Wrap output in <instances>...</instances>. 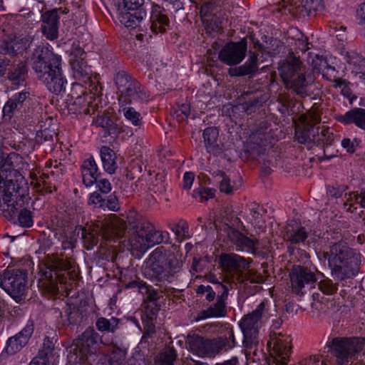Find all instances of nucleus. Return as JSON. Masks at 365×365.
<instances>
[{
	"instance_id": "12",
	"label": "nucleus",
	"mask_w": 365,
	"mask_h": 365,
	"mask_svg": "<svg viewBox=\"0 0 365 365\" xmlns=\"http://www.w3.org/2000/svg\"><path fill=\"white\" fill-rule=\"evenodd\" d=\"M291 339L289 336L281 333H273L270 335L268 345L272 347L276 365H287L291 351Z\"/></svg>"
},
{
	"instance_id": "13",
	"label": "nucleus",
	"mask_w": 365,
	"mask_h": 365,
	"mask_svg": "<svg viewBox=\"0 0 365 365\" xmlns=\"http://www.w3.org/2000/svg\"><path fill=\"white\" fill-rule=\"evenodd\" d=\"M220 287L222 292L217 296V302L207 309L199 312L195 318L196 322L207 318L223 317L227 314L226 301L231 284H220Z\"/></svg>"
},
{
	"instance_id": "40",
	"label": "nucleus",
	"mask_w": 365,
	"mask_h": 365,
	"mask_svg": "<svg viewBox=\"0 0 365 365\" xmlns=\"http://www.w3.org/2000/svg\"><path fill=\"white\" fill-rule=\"evenodd\" d=\"M79 229L81 230L82 238L83 239L84 246L87 250H91L98 242V235L102 231L101 229L98 228V225L96 229L93 228L92 232H88L87 230L80 226Z\"/></svg>"
},
{
	"instance_id": "22",
	"label": "nucleus",
	"mask_w": 365,
	"mask_h": 365,
	"mask_svg": "<svg viewBox=\"0 0 365 365\" xmlns=\"http://www.w3.org/2000/svg\"><path fill=\"white\" fill-rule=\"evenodd\" d=\"M150 30L155 33L165 32L169 26V19L165 14V10L158 4H153L150 13Z\"/></svg>"
},
{
	"instance_id": "8",
	"label": "nucleus",
	"mask_w": 365,
	"mask_h": 365,
	"mask_svg": "<svg viewBox=\"0 0 365 365\" xmlns=\"http://www.w3.org/2000/svg\"><path fill=\"white\" fill-rule=\"evenodd\" d=\"M163 240L161 232L155 230L150 223L143 222L137 226L136 230L129 238V244L133 250L144 252Z\"/></svg>"
},
{
	"instance_id": "46",
	"label": "nucleus",
	"mask_w": 365,
	"mask_h": 365,
	"mask_svg": "<svg viewBox=\"0 0 365 365\" xmlns=\"http://www.w3.org/2000/svg\"><path fill=\"white\" fill-rule=\"evenodd\" d=\"M312 297V308L317 312H326L329 309V304L331 303L329 298L326 297L321 293H314Z\"/></svg>"
},
{
	"instance_id": "18",
	"label": "nucleus",
	"mask_w": 365,
	"mask_h": 365,
	"mask_svg": "<svg viewBox=\"0 0 365 365\" xmlns=\"http://www.w3.org/2000/svg\"><path fill=\"white\" fill-rule=\"evenodd\" d=\"M99 334L93 329H87L77 339L76 346L82 356L88 359V355L92 356L96 351Z\"/></svg>"
},
{
	"instance_id": "16",
	"label": "nucleus",
	"mask_w": 365,
	"mask_h": 365,
	"mask_svg": "<svg viewBox=\"0 0 365 365\" xmlns=\"http://www.w3.org/2000/svg\"><path fill=\"white\" fill-rule=\"evenodd\" d=\"M67 9H55L44 12L41 15V32L48 40L53 41L58 37L59 14H67Z\"/></svg>"
},
{
	"instance_id": "25",
	"label": "nucleus",
	"mask_w": 365,
	"mask_h": 365,
	"mask_svg": "<svg viewBox=\"0 0 365 365\" xmlns=\"http://www.w3.org/2000/svg\"><path fill=\"white\" fill-rule=\"evenodd\" d=\"M308 237L306 229L296 222H291L285 227L284 239L292 244L303 242Z\"/></svg>"
},
{
	"instance_id": "2",
	"label": "nucleus",
	"mask_w": 365,
	"mask_h": 365,
	"mask_svg": "<svg viewBox=\"0 0 365 365\" xmlns=\"http://www.w3.org/2000/svg\"><path fill=\"white\" fill-rule=\"evenodd\" d=\"M36 78L52 93L58 94L64 89L66 81L63 76L61 58L48 47L37 46L30 59Z\"/></svg>"
},
{
	"instance_id": "57",
	"label": "nucleus",
	"mask_w": 365,
	"mask_h": 365,
	"mask_svg": "<svg viewBox=\"0 0 365 365\" xmlns=\"http://www.w3.org/2000/svg\"><path fill=\"white\" fill-rule=\"evenodd\" d=\"M140 293L143 295H146V300L149 302L157 301L160 297L157 291L146 284L140 287Z\"/></svg>"
},
{
	"instance_id": "53",
	"label": "nucleus",
	"mask_w": 365,
	"mask_h": 365,
	"mask_svg": "<svg viewBox=\"0 0 365 365\" xmlns=\"http://www.w3.org/2000/svg\"><path fill=\"white\" fill-rule=\"evenodd\" d=\"M18 221L21 227H31L34 224L32 212L29 210L22 209L18 215Z\"/></svg>"
},
{
	"instance_id": "36",
	"label": "nucleus",
	"mask_w": 365,
	"mask_h": 365,
	"mask_svg": "<svg viewBox=\"0 0 365 365\" xmlns=\"http://www.w3.org/2000/svg\"><path fill=\"white\" fill-rule=\"evenodd\" d=\"M71 68L73 76L79 80L86 82L91 78V68L88 66L87 61L82 59L72 60Z\"/></svg>"
},
{
	"instance_id": "62",
	"label": "nucleus",
	"mask_w": 365,
	"mask_h": 365,
	"mask_svg": "<svg viewBox=\"0 0 365 365\" xmlns=\"http://www.w3.org/2000/svg\"><path fill=\"white\" fill-rule=\"evenodd\" d=\"M96 183L97 184V186L101 192L108 194L111 191V184L107 179L103 178L99 180H97Z\"/></svg>"
},
{
	"instance_id": "30",
	"label": "nucleus",
	"mask_w": 365,
	"mask_h": 365,
	"mask_svg": "<svg viewBox=\"0 0 365 365\" xmlns=\"http://www.w3.org/2000/svg\"><path fill=\"white\" fill-rule=\"evenodd\" d=\"M317 133H318V130L316 127L308 123L303 128H297L295 135L299 143L312 147V145L316 144V140H319L315 138Z\"/></svg>"
},
{
	"instance_id": "49",
	"label": "nucleus",
	"mask_w": 365,
	"mask_h": 365,
	"mask_svg": "<svg viewBox=\"0 0 365 365\" xmlns=\"http://www.w3.org/2000/svg\"><path fill=\"white\" fill-rule=\"evenodd\" d=\"M214 176L219 180L220 181V190L226 194H231L234 190V187L230 183V178L226 175V174L221 170H217L214 173Z\"/></svg>"
},
{
	"instance_id": "32",
	"label": "nucleus",
	"mask_w": 365,
	"mask_h": 365,
	"mask_svg": "<svg viewBox=\"0 0 365 365\" xmlns=\"http://www.w3.org/2000/svg\"><path fill=\"white\" fill-rule=\"evenodd\" d=\"M346 200L344 203V208L349 212H354L357 209V205L365 208V190L360 192H351L345 195Z\"/></svg>"
},
{
	"instance_id": "3",
	"label": "nucleus",
	"mask_w": 365,
	"mask_h": 365,
	"mask_svg": "<svg viewBox=\"0 0 365 365\" xmlns=\"http://www.w3.org/2000/svg\"><path fill=\"white\" fill-rule=\"evenodd\" d=\"M334 278L344 280L352 278L358 272L359 254L344 242H338L329 246L324 253Z\"/></svg>"
},
{
	"instance_id": "31",
	"label": "nucleus",
	"mask_w": 365,
	"mask_h": 365,
	"mask_svg": "<svg viewBox=\"0 0 365 365\" xmlns=\"http://www.w3.org/2000/svg\"><path fill=\"white\" fill-rule=\"evenodd\" d=\"M29 97V93L28 92L22 91L14 95L8 100L3 108L4 115L10 118L16 110L23 107L24 103Z\"/></svg>"
},
{
	"instance_id": "48",
	"label": "nucleus",
	"mask_w": 365,
	"mask_h": 365,
	"mask_svg": "<svg viewBox=\"0 0 365 365\" xmlns=\"http://www.w3.org/2000/svg\"><path fill=\"white\" fill-rule=\"evenodd\" d=\"M316 128L318 130V133H316V138H319L316 140V144H331L333 140V133L331 132L329 128L322 125L317 126Z\"/></svg>"
},
{
	"instance_id": "43",
	"label": "nucleus",
	"mask_w": 365,
	"mask_h": 365,
	"mask_svg": "<svg viewBox=\"0 0 365 365\" xmlns=\"http://www.w3.org/2000/svg\"><path fill=\"white\" fill-rule=\"evenodd\" d=\"M119 112H123L124 117L133 125L138 126L142 123V117L140 113L133 108L127 106V104H119Z\"/></svg>"
},
{
	"instance_id": "35",
	"label": "nucleus",
	"mask_w": 365,
	"mask_h": 365,
	"mask_svg": "<svg viewBox=\"0 0 365 365\" xmlns=\"http://www.w3.org/2000/svg\"><path fill=\"white\" fill-rule=\"evenodd\" d=\"M71 97L74 98L73 103V106H76L75 110L78 113H88L87 106L88 102L86 99V92L80 85H76L73 88Z\"/></svg>"
},
{
	"instance_id": "33",
	"label": "nucleus",
	"mask_w": 365,
	"mask_h": 365,
	"mask_svg": "<svg viewBox=\"0 0 365 365\" xmlns=\"http://www.w3.org/2000/svg\"><path fill=\"white\" fill-rule=\"evenodd\" d=\"M230 238L240 249L255 250L259 247V241L252 240L237 230H233L230 234Z\"/></svg>"
},
{
	"instance_id": "59",
	"label": "nucleus",
	"mask_w": 365,
	"mask_h": 365,
	"mask_svg": "<svg viewBox=\"0 0 365 365\" xmlns=\"http://www.w3.org/2000/svg\"><path fill=\"white\" fill-rule=\"evenodd\" d=\"M125 360V352L119 349L114 350L110 356V365H120Z\"/></svg>"
},
{
	"instance_id": "26",
	"label": "nucleus",
	"mask_w": 365,
	"mask_h": 365,
	"mask_svg": "<svg viewBox=\"0 0 365 365\" xmlns=\"http://www.w3.org/2000/svg\"><path fill=\"white\" fill-rule=\"evenodd\" d=\"M83 184L86 187L92 186L99 177L97 164L93 158L85 160L81 165Z\"/></svg>"
},
{
	"instance_id": "29",
	"label": "nucleus",
	"mask_w": 365,
	"mask_h": 365,
	"mask_svg": "<svg viewBox=\"0 0 365 365\" xmlns=\"http://www.w3.org/2000/svg\"><path fill=\"white\" fill-rule=\"evenodd\" d=\"M338 120L345 124H355L358 128L365 130V109L354 108L347 111L344 115H340Z\"/></svg>"
},
{
	"instance_id": "6",
	"label": "nucleus",
	"mask_w": 365,
	"mask_h": 365,
	"mask_svg": "<svg viewBox=\"0 0 365 365\" xmlns=\"http://www.w3.org/2000/svg\"><path fill=\"white\" fill-rule=\"evenodd\" d=\"M115 83L119 93V104L148 102L150 93L137 80L125 71H118Z\"/></svg>"
},
{
	"instance_id": "24",
	"label": "nucleus",
	"mask_w": 365,
	"mask_h": 365,
	"mask_svg": "<svg viewBox=\"0 0 365 365\" xmlns=\"http://www.w3.org/2000/svg\"><path fill=\"white\" fill-rule=\"evenodd\" d=\"M32 38L30 36L15 37L9 42H2L0 53L14 54L27 49L30 46Z\"/></svg>"
},
{
	"instance_id": "61",
	"label": "nucleus",
	"mask_w": 365,
	"mask_h": 365,
	"mask_svg": "<svg viewBox=\"0 0 365 365\" xmlns=\"http://www.w3.org/2000/svg\"><path fill=\"white\" fill-rule=\"evenodd\" d=\"M215 190L211 188H202L197 191H194L195 195L198 194L202 200H208L214 197Z\"/></svg>"
},
{
	"instance_id": "38",
	"label": "nucleus",
	"mask_w": 365,
	"mask_h": 365,
	"mask_svg": "<svg viewBox=\"0 0 365 365\" xmlns=\"http://www.w3.org/2000/svg\"><path fill=\"white\" fill-rule=\"evenodd\" d=\"M26 71V63L19 62L9 71L8 78L14 85H23L25 82Z\"/></svg>"
},
{
	"instance_id": "52",
	"label": "nucleus",
	"mask_w": 365,
	"mask_h": 365,
	"mask_svg": "<svg viewBox=\"0 0 365 365\" xmlns=\"http://www.w3.org/2000/svg\"><path fill=\"white\" fill-rule=\"evenodd\" d=\"M171 230L179 238L182 239L189 237L188 224L182 220H179L178 223L173 225Z\"/></svg>"
},
{
	"instance_id": "39",
	"label": "nucleus",
	"mask_w": 365,
	"mask_h": 365,
	"mask_svg": "<svg viewBox=\"0 0 365 365\" xmlns=\"http://www.w3.org/2000/svg\"><path fill=\"white\" fill-rule=\"evenodd\" d=\"M55 363L56 357L53 350L47 348L41 350L29 365H54Z\"/></svg>"
},
{
	"instance_id": "51",
	"label": "nucleus",
	"mask_w": 365,
	"mask_h": 365,
	"mask_svg": "<svg viewBox=\"0 0 365 365\" xmlns=\"http://www.w3.org/2000/svg\"><path fill=\"white\" fill-rule=\"evenodd\" d=\"M190 113V105L182 103L177 109L173 112V117L178 122H183L186 120Z\"/></svg>"
},
{
	"instance_id": "17",
	"label": "nucleus",
	"mask_w": 365,
	"mask_h": 365,
	"mask_svg": "<svg viewBox=\"0 0 365 365\" xmlns=\"http://www.w3.org/2000/svg\"><path fill=\"white\" fill-rule=\"evenodd\" d=\"M289 275L292 289L297 294H302V289L306 285L312 284L317 281L314 272L306 267H294Z\"/></svg>"
},
{
	"instance_id": "1",
	"label": "nucleus",
	"mask_w": 365,
	"mask_h": 365,
	"mask_svg": "<svg viewBox=\"0 0 365 365\" xmlns=\"http://www.w3.org/2000/svg\"><path fill=\"white\" fill-rule=\"evenodd\" d=\"M27 163L18 153H5L0 150V207L14 213L17 200L26 194V184L19 170L26 168Z\"/></svg>"
},
{
	"instance_id": "54",
	"label": "nucleus",
	"mask_w": 365,
	"mask_h": 365,
	"mask_svg": "<svg viewBox=\"0 0 365 365\" xmlns=\"http://www.w3.org/2000/svg\"><path fill=\"white\" fill-rule=\"evenodd\" d=\"M96 123L105 129L106 133L109 135L115 133L117 130L116 125L109 117H99L96 120Z\"/></svg>"
},
{
	"instance_id": "47",
	"label": "nucleus",
	"mask_w": 365,
	"mask_h": 365,
	"mask_svg": "<svg viewBox=\"0 0 365 365\" xmlns=\"http://www.w3.org/2000/svg\"><path fill=\"white\" fill-rule=\"evenodd\" d=\"M106 225L110 227L112 232L117 236H120L126 228L125 221L115 215H112L108 218Z\"/></svg>"
},
{
	"instance_id": "14",
	"label": "nucleus",
	"mask_w": 365,
	"mask_h": 365,
	"mask_svg": "<svg viewBox=\"0 0 365 365\" xmlns=\"http://www.w3.org/2000/svg\"><path fill=\"white\" fill-rule=\"evenodd\" d=\"M247 51V42L241 40L239 42H230L225 45L219 52V59L224 63L232 66L242 61Z\"/></svg>"
},
{
	"instance_id": "9",
	"label": "nucleus",
	"mask_w": 365,
	"mask_h": 365,
	"mask_svg": "<svg viewBox=\"0 0 365 365\" xmlns=\"http://www.w3.org/2000/svg\"><path fill=\"white\" fill-rule=\"evenodd\" d=\"M0 287L16 300L20 299L27 289V273L19 269H6L0 278Z\"/></svg>"
},
{
	"instance_id": "64",
	"label": "nucleus",
	"mask_w": 365,
	"mask_h": 365,
	"mask_svg": "<svg viewBox=\"0 0 365 365\" xmlns=\"http://www.w3.org/2000/svg\"><path fill=\"white\" fill-rule=\"evenodd\" d=\"M75 59L86 60V53L81 48L76 47L72 50L71 62Z\"/></svg>"
},
{
	"instance_id": "63",
	"label": "nucleus",
	"mask_w": 365,
	"mask_h": 365,
	"mask_svg": "<svg viewBox=\"0 0 365 365\" xmlns=\"http://www.w3.org/2000/svg\"><path fill=\"white\" fill-rule=\"evenodd\" d=\"M195 179V175L192 172L185 173L182 181V187L185 190H190Z\"/></svg>"
},
{
	"instance_id": "21",
	"label": "nucleus",
	"mask_w": 365,
	"mask_h": 365,
	"mask_svg": "<svg viewBox=\"0 0 365 365\" xmlns=\"http://www.w3.org/2000/svg\"><path fill=\"white\" fill-rule=\"evenodd\" d=\"M145 16L146 12L143 9L118 13V18L122 24L130 29H138L139 31H143L142 24Z\"/></svg>"
},
{
	"instance_id": "60",
	"label": "nucleus",
	"mask_w": 365,
	"mask_h": 365,
	"mask_svg": "<svg viewBox=\"0 0 365 365\" xmlns=\"http://www.w3.org/2000/svg\"><path fill=\"white\" fill-rule=\"evenodd\" d=\"M106 207H108L111 211H117L119 210L118 199L115 195L108 196L106 201Z\"/></svg>"
},
{
	"instance_id": "5",
	"label": "nucleus",
	"mask_w": 365,
	"mask_h": 365,
	"mask_svg": "<svg viewBox=\"0 0 365 365\" xmlns=\"http://www.w3.org/2000/svg\"><path fill=\"white\" fill-rule=\"evenodd\" d=\"M72 268L71 262L59 257H55L46 264L40 268L42 285L51 292L58 289V284H67V279H74L77 277L75 270L69 271Z\"/></svg>"
},
{
	"instance_id": "11",
	"label": "nucleus",
	"mask_w": 365,
	"mask_h": 365,
	"mask_svg": "<svg viewBox=\"0 0 365 365\" xmlns=\"http://www.w3.org/2000/svg\"><path fill=\"white\" fill-rule=\"evenodd\" d=\"M219 262L227 277L240 279L245 270L249 268L247 259L234 253L221 254Z\"/></svg>"
},
{
	"instance_id": "7",
	"label": "nucleus",
	"mask_w": 365,
	"mask_h": 365,
	"mask_svg": "<svg viewBox=\"0 0 365 365\" xmlns=\"http://www.w3.org/2000/svg\"><path fill=\"white\" fill-rule=\"evenodd\" d=\"M269 313V304L264 300L252 312L245 315L240 322L245 341L252 344L257 339L259 328Z\"/></svg>"
},
{
	"instance_id": "19",
	"label": "nucleus",
	"mask_w": 365,
	"mask_h": 365,
	"mask_svg": "<svg viewBox=\"0 0 365 365\" xmlns=\"http://www.w3.org/2000/svg\"><path fill=\"white\" fill-rule=\"evenodd\" d=\"M34 331L33 324H27L20 332L7 341L6 351L9 354L19 352L29 341Z\"/></svg>"
},
{
	"instance_id": "23",
	"label": "nucleus",
	"mask_w": 365,
	"mask_h": 365,
	"mask_svg": "<svg viewBox=\"0 0 365 365\" xmlns=\"http://www.w3.org/2000/svg\"><path fill=\"white\" fill-rule=\"evenodd\" d=\"M341 55L344 60L349 64L352 73L359 75V78L365 83V58L354 51L343 49Z\"/></svg>"
},
{
	"instance_id": "56",
	"label": "nucleus",
	"mask_w": 365,
	"mask_h": 365,
	"mask_svg": "<svg viewBox=\"0 0 365 365\" xmlns=\"http://www.w3.org/2000/svg\"><path fill=\"white\" fill-rule=\"evenodd\" d=\"M88 203L90 205H93L94 207H106V200L103 199L102 195L98 192H94L90 195Z\"/></svg>"
},
{
	"instance_id": "27",
	"label": "nucleus",
	"mask_w": 365,
	"mask_h": 365,
	"mask_svg": "<svg viewBox=\"0 0 365 365\" xmlns=\"http://www.w3.org/2000/svg\"><path fill=\"white\" fill-rule=\"evenodd\" d=\"M303 71H304V67L302 62L296 58H292L290 61L283 62L279 67V74L284 83L296 76L299 72Z\"/></svg>"
},
{
	"instance_id": "45",
	"label": "nucleus",
	"mask_w": 365,
	"mask_h": 365,
	"mask_svg": "<svg viewBox=\"0 0 365 365\" xmlns=\"http://www.w3.org/2000/svg\"><path fill=\"white\" fill-rule=\"evenodd\" d=\"M119 320L115 317L106 319L100 317L96 321V325L100 331L114 332L118 328Z\"/></svg>"
},
{
	"instance_id": "34",
	"label": "nucleus",
	"mask_w": 365,
	"mask_h": 365,
	"mask_svg": "<svg viewBox=\"0 0 365 365\" xmlns=\"http://www.w3.org/2000/svg\"><path fill=\"white\" fill-rule=\"evenodd\" d=\"M101 157L104 170L110 174L114 173L118 168L115 153L109 147L103 146L101 148Z\"/></svg>"
},
{
	"instance_id": "41",
	"label": "nucleus",
	"mask_w": 365,
	"mask_h": 365,
	"mask_svg": "<svg viewBox=\"0 0 365 365\" xmlns=\"http://www.w3.org/2000/svg\"><path fill=\"white\" fill-rule=\"evenodd\" d=\"M177 357V354L173 348H166L163 349L155 359L156 365H174V361Z\"/></svg>"
},
{
	"instance_id": "37",
	"label": "nucleus",
	"mask_w": 365,
	"mask_h": 365,
	"mask_svg": "<svg viewBox=\"0 0 365 365\" xmlns=\"http://www.w3.org/2000/svg\"><path fill=\"white\" fill-rule=\"evenodd\" d=\"M304 74L305 71L299 72L296 76L285 83L288 88L292 89L297 95L302 96L307 95V87L308 85Z\"/></svg>"
},
{
	"instance_id": "28",
	"label": "nucleus",
	"mask_w": 365,
	"mask_h": 365,
	"mask_svg": "<svg viewBox=\"0 0 365 365\" xmlns=\"http://www.w3.org/2000/svg\"><path fill=\"white\" fill-rule=\"evenodd\" d=\"M257 70V55L250 51L247 61L239 67L230 68L228 73L230 76H242L255 73Z\"/></svg>"
},
{
	"instance_id": "55",
	"label": "nucleus",
	"mask_w": 365,
	"mask_h": 365,
	"mask_svg": "<svg viewBox=\"0 0 365 365\" xmlns=\"http://www.w3.org/2000/svg\"><path fill=\"white\" fill-rule=\"evenodd\" d=\"M319 290L322 292L323 295H331L334 294L337 290V286L334 284L331 279H325L321 280L318 284Z\"/></svg>"
},
{
	"instance_id": "50",
	"label": "nucleus",
	"mask_w": 365,
	"mask_h": 365,
	"mask_svg": "<svg viewBox=\"0 0 365 365\" xmlns=\"http://www.w3.org/2000/svg\"><path fill=\"white\" fill-rule=\"evenodd\" d=\"M302 7L307 15H309L312 12L322 10L324 7V0H303Z\"/></svg>"
},
{
	"instance_id": "44",
	"label": "nucleus",
	"mask_w": 365,
	"mask_h": 365,
	"mask_svg": "<svg viewBox=\"0 0 365 365\" xmlns=\"http://www.w3.org/2000/svg\"><path fill=\"white\" fill-rule=\"evenodd\" d=\"M117 13L142 9L143 0H113Z\"/></svg>"
},
{
	"instance_id": "42",
	"label": "nucleus",
	"mask_w": 365,
	"mask_h": 365,
	"mask_svg": "<svg viewBox=\"0 0 365 365\" xmlns=\"http://www.w3.org/2000/svg\"><path fill=\"white\" fill-rule=\"evenodd\" d=\"M216 346V354L220 350H228L235 346V336L232 330L230 329L223 336L219 337L216 341L213 340Z\"/></svg>"
},
{
	"instance_id": "20",
	"label": "nucleus",
	"mask_w": 365,
	"mask_h": 365,
	"mask_svg": "<svg viewBox=\"0 0 365 365\" xmlns=\"http://www.w3.org/2000/svg\"><path fill=\"white\" fill-rule=\"evenodd\" d=\"M203 141L206 150L210 155L218 156L224 151V145L219 143V130L216 127H208L203 130Z\"/></svg>"
},
{
	"instance_id": "4",
	"label": "nucleus",
	"mask_w": 365,
	"mask_h": 365,
	"mask_svg": "<svg viewBox=\"0 0 365 365\" xmlns=\"http://www.w3.org/2000/svg\"><path fill=\"white\" fill-rule=\"evenodd\" d=\"M182 265V261L174 252L161 246L152 252L144 274L151 280L171 281L175 274L180 271Z\"/></svg>"
},
{
	"instance_id": "15",
	"label": "nucleus",
	"mask_w": 365,
	"mask_h": 365,
	"mask_svg": "<svg viewBox=\"0 0 365 365\" xmlns=\"http://www.w3.org/2000/svg\"><path fill=\"white\" fill-rule=\"evenodd\" d=\"M186 343L189 351L200 357H212L216 355L217 349L213 340L192 333L187 335Z\"/></svg>"
},
{
	"instance_id": "10",
	"label": "nucleus",
	"mask_w": 365,
	"mask_h": 365,
	"mask_svg": "<svg viewBox=\"0 0 365 365\" xmlns=\"http://www.w3.org/2000/svg\"><path fill=\"white\" fill-rule=\"evenodd\" d=\"M331 344L337 364L344 365L362 350L364 340L359 337L334 338Z\"/></svg>"
},
{
	"instance_id": "58",
	"label": "nucleus",
	"mask_w": 365,
	"mask_h": 365,
	"mask_svg": "<svg viewBox=\"0 0 365 365\" xmlns=\"http://www.w3.org/2000/svg\"><path fill=\"white\" fill-rule=\"evenodd\" d=\"M240 279L248 280L252 283H259L263 281V277L253 269H249L246 273L242 274Z\"/></svg>"
}]
</instances>
